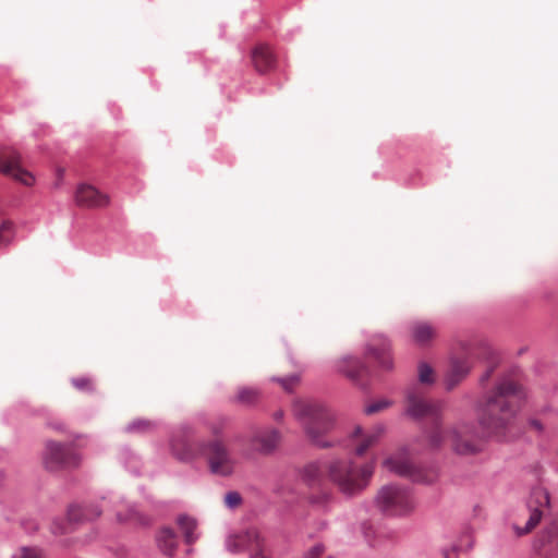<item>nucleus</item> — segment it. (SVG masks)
<instances>
[{
  "mask_svg": "<svg viewBox=\"0 0 558 558\" xmlns=\"http://www.w3.org/2000/svg\"><path fill=\"white\" fill-rule=\"evenodd\" d=\"M524 398L521 387L508 377L500 378L478 402V423L488 437L506 440Z\"/></svg>",
  "mask_w": 558,
  "mask_h": 558,
  "instance_id": "obj_1",
  "label": "nucleus"
},
{
  "mask_svg": "<svg viewBox=\"0 0 558 558\" xmlns=\"http://www.w3.org/2000/svg\"><path fill=\"white\" fill-rule=\"evenodd\" d=\"M292 413L314 447L328 449L336 445L328 435L336 428L337 418L327 404L314 399H300L293 402Z\"/></svg>",
  "mask_w": 558,
  "mask_h": 558,
  "instance_id": "obj_2",
  "label": "nucleus"
},
{
  "mask_svg": "<svg viewBox=\"0 0 558 558\" xmlns=\"http://www.w3.org/2000/svg\"><path fill=\"white\" fill-rule=\"evenodd\" d=\"M373 469L366 464L357 468L351 461L335 460L328 465L330 480L345 496H354L364 489L372 476Z\"/></svg>",
  "mask_w": 558,
  "mask_h": 558,
  "instance_id": "obj_3",
  "label": "nucleus"
},
{
  "mask_svg": "<svg viewBox=\"0 0 558 558\" xmlns=\"http://www.w3.org/2000/svg\"><path fill=\"white\" fill-rule=\"evenodd\" d=\"M206 440L196 439V429L189 423L177 426L170 436V451L181 462H192L202 456Z\"/></svg>",
  "mask_w": 558,
  "mask_h": 558,
  "instance_id": "obj_4",
  "label": "nucleus"
},
{
  "mask_svg": "<svg viewBox=\"0 0 558 558\" xmlns=\"http://www.w3.org/2000/svg\"><path fill=\"white\" fill-rule=\"evenodd\" d=\"M376 505L387 517H402L414 509L415 501L408 488L391 484L378 492Z\"/></svg>",
  "mask_w": 558,
  "mask_h": 558,
  "instance_id": "obj_5",
  "label": "nucleus"
},
{
  "mask_svg": "<svg viewBox=\"0 0 558 558\" xmlns=\"http://www.w3.org/2000/svg\"><path fill=\"white\" fill-rule=\"evenodd\" d=\"M201 457L207 460L210 473L219 476H229L233 473V458L221 440H206Z\"/></svg>",
  "mask_w": 558,
  "mask_h": 558,
  "instance_id": "obj_6",
  "label": "nucleus"
},
{
  "mask_svg": "<svg viewBox=\"0 0 558 558\" xmlns=\"http://www.w3.org/2000/svg\"><path fill=\"white\" fill-rule=\"evenodd\" d=\"M101 514V509L94 504L70 505L66 512V522L60 518L53 519L50 531L53 535L60 536L63 534L71 533L73 529L72 524H81L87 521L97 519Z\"/></svg>",
  "mask_w": 558,
  "mask_h": 558,
  "instance_id": "obj_7",
  "label": "nucleus"
},
{
  "mask_svg": "<svg viewBox=\"0 0 558 558\" xmlns=\"http://www.w3.org/2000/svg\"><path fill=\"white\" fill-rule=\"evenodd\" d=\"M81 456L71 445L48 441L44 463L49 471L73 469L80 465Z\"/></svg>",
  "mask_w": 558,
  "mask_h": 558,
  "instance_id": "obj_8",
  "label": "nucleus"
},
{
  "mask_svg": "<svg viewBox=\"0 0 558 558\" xmlns=\"http://www.w3.org/2000/svg\"><path fill=\"white\" fill-rule=\"evenodd\" d=\"M549 507L550 497L548 490L541 486L533 487L527 499L530 515L525 525L523 527L513 525L517 535L522 536L530 533L541 522Z\"/></svg>",
  "mask_w": 558,
  "mask_h": 558,
  "instance_id": "obj_9",
  "label": "nucleus"
},
{
  "mask_svg": "<svg viewBox=\"0 0 558 558\" xmlns=\"http://www.w3.org/2000/svg\"><path fill=\"white\" fill-rule=\"evenodd\" d=\"M226 548L231 554L248 551L250 558H267L263 555L265 541L258 530L254 527L235 535H229L226 539Z\"/></svg>",
  "mask_w": 558,
  "mask_h": 558,
  "instance_id": "obj_10",
  "label": "nucleus"
},
{
  "mask_svg": "<svg viewBox=\"0 0 558 558\" xmlns=\"http://www.w3.org/2000/svg\"><path fill=\"white\" fill-rule=\"evenodd\" d=\"M452 450L460 456H472L483 450V441L472 424H459L450 430Z\"/></svg>",
  "mask_w": 558,
  "mask_h": 558,
  "instance_id": "obj_11",
  "label": "nucleus"
},
{
  "mask_svg": "<svg viewBox=\"0 0 558 558\" xmlns=\"http://www.w3.org/2000/svg\"><path fill=\"white\" fill-rule=\"evenodd\" d=\"M0 172L24 185H32L35 181L33 174L22 168L21 156L12 148H0Z\"/></svg>",
  "mask_w": 558,
  "mask_h": 558,
  "instance_id": "obj_12",
  "label": "nucleus"
},
{
  "mask_svg": "<svg viewBox=\"0 0 558 558\" xmlns=\"http://www.w3.org/2000/svg\"><path fill=\"white\" fill-rule=\"evenodd\" d=\"M384 465L390 472H393L400 476L409 477L414 483L430 484L436 478L434 473L426 472L425 470L404 459H396L390 457L384 461Z\"/></svg>",
  "mask_w": 558,
  "mask_h": 558,
  "instance_id": "obj_13",
  "label": "nucleus"
},
{
  "mask_svg": "<svg viewBox=\"0 0 558 558\" xmlns=\"http://www.w3.org/2000/svg\"><path fill=\"white\" fill-rule=\"evenodd\" d=\"M407 414L413 418L433 416L439 417L440 405L425 400L416 387H411L407 391Z\"/></svg>",
  "mask_w": 558,
  "mask_h": 558,
  "instance_id": "obj_14",
  "label": "nucleus"
},
{
  "mask_svg": "<svg viewBox=\"0 0 558 558\" xmlns=\"http://www.w3.org/2000/svg\"><path fill=\"white\" fill-rule=\"evenodd\" d=\"M75 201L80 206L101 207L108 204L109 198L94 186L81 184L76 190Z\"/></svg>",
  "mask_w": 558,
  "mask_h": 558,
  "instance_id": "obj_15",
  "label": "nucleus"
},
{
  "mask_svg": "<svg viewBox=\"0 0 558 558\" xmlns=\"http://www.w3.org/2000/svg\"><path fill=\"white\" fill-rule=\"evenodd\" d=\"M335 369L352 380H357L362 374L367 372V366L361 359L345 355L335 363Z\"/></svg>",
  "mask_w": 558,
  "mask_h": 558,
  "instance_id": "obj_16",
  "label": "nucleus"
},
{
  "mask_svg": "<svg viewBox=\"0 0 558 558\" xmlns=\"http://www.w3.org/2000/svg\"><path fill=\"white\" fill-rule=\"evenodd\" d=\"M471 367L465 360L451 359L450 367L445 376V388L454 389L470 373Z\"/></svg>",
  "mask_w": 558,
  "mask_h": 558,
  "instance_id": "obj_17",
  "label": "nucleus"
},
{
  "mask_svg": "<svg viewBox=\"0 0 558 558\" xmlns=\"http://www.w3.org/2000/svg\"><path fill=\"white\" fill-rule=\"evenodd\" d=\"M155 541L158 549L162 555L170 558L175 555L179 545V536L172 527H161L156 533Z\"/></svg>",
  "mask_w": 558,
  "mask_h": 558,
  "instance_id": "obj_18",
  "label": "nucleus"
},
{
  "mask_svg": "<svg viewBox=\"0 0 558 558\" xmlns=\"http://www.w3.org/2000/svg\"><path fill=\"white\" fill-rule=\"evenodd\" d=\"M279 440L280 433L277 429H268L256 433L252 441L258 452L269 454L275 451Z\"/></svg>",
  "mask_w": 558,
  "mask_h": 558,
  "instance_id": "obj_19",
  "label": "nucleus"
},
{
  "mask_svg": "<svg viewBox=\"0 0 558 558\" xmlns=\"http://www.w3.org/2000/svg\"><path fill=\"white\" fill-rule=\"evenodd\" d=\"M367 353L372 354L377 360L383 369H392L393 361L390 356V342L386 338L379 337L376 345H367Z\"/></svg>",
  "mask_w": 558,
  "mask_h": 558,
  "instance_id": "obj_20",
  "label": "nucleus"
},
{
  "mask_svg": "<svg viewBox=\"0 0 558 558\" xmlns=\"http://www.w3.org/2000/svg\"><path fill=\"white\" fill-rule=\"evenodd\" d=\"M534 548L542 555H549L558 549V533L555 526H547L534 542Z\"/></svg>",
  "mask_w": 558,
  "mask_h": 558,
  "instance_id": "obj_21",
  "label": "nucleus"
},
{
  "mask_svg": "<svg viewBox=\"0 0 558 558\" xmlns=\"http://www.w3.org/2000/svg\"><path fill=\"white\" fill-rule=\"evenodd\" d=\"M252 61L256 68V70L260 73L267 72L275 64V58L266 45H258L252 51Z\"/></svg>",
  "mask_w": 558,
  "mask_h": 558,
  "instance_id": "obj_22",
  "label": "nucleus"
},
{
  "mask_svg": "<svg viewBox=\"0 0 558 558\" xmlns=\"http://www.w3.org/2000/svg\"><path fill=\"white\" fill-rule=\"evenodd\" d=\"M413 340L420 344H427L436 335L435 328L427 322H414L410 325Z\"/></svg>",
  "mask_w": 558,
  "mask_h": 558,
  "instance_id": "obj_23",
  "label": "nucleus"
},
{
  "mask_svg": "<svg viewBox=\"0 0 558 558\" xmlns=\"http://www.w3.org/2000/svg\"><path fill=\"white\" fill-rule=\"evenodd\" d=\"M177 523L182 531L184 541L187 545H191L197 541V521L194 518L187 514H180L177 518Z\"/></svg>",
  "mask_w": 558,
  "mask_h": 558,
  "instance_id": "obj_24",
  "label": "nucleus"
},
{
  "mask_svg": "<svg viewBox=\"0 0 558 558\" xmlns=\"http://www.w3.org/2000/svg\"><path fill=\"white\" fill-rule=\"evenodd\" d=\"M426 438L427 446L432 450H438L441 448L445 441V433L442 430L440 416L434 420V426L429 432H427Z\"/></svg>",
  "mask_w": 558,
  "mask_h": 558,
  "instance_id": "obj_25",
  "label": "nucleus"
},
{
  "mask_svg": "<svg viewBox=\"0 0 558 558\" xmlns=\"http://www.w3.org/2000/svg\"><path fill=\"white\" fill-rule=\"evenodd\" d=\"M385 427L384 425H376L374 428L369 432H367L365 435H363V439L361 444L355 448V453L357 456H363L366 450L373 446L377 440L380 438V436L384 434Z\"/></svg>",
  "mask_w": 558,
  "mask_h": 558,
  "instance_id": "obj_26",
  "label": "nucleus"
},
{
  "mask_svg": "<svg viewBox=\"0 0 558 558\" xmlns=\"http://www.w3.org/2000/svg\"><path fill=\"white\" fill-rule=\"evenodd\" d=\"M119 459L129 472L135 475L140 474L141 461L130 448H122L119 454Z\"/></svg>",
  "mask_w": 558,
  "mask_h": 558,
  "instance_id": "obj_27",
  "label": "nucleus"
},
{
  "mask_svg": "<svg viewBox=\"0 0 558 558\" xmlns=\"http://www.w3.org/2000/svg\"><path fill=\"white\" fill-rule=\"evenodd\" d=\"M303 478L310 484L313 485L319 481L323 475V464L319 461L311 462L303 469Z\"/></svg>",
  "mask_w": 558,
  "mask_h": 558,
  "instance_id": "obj_28",
  "label": "nucleus"
},
{
  "mask_svg": "<svg viewBox=\"0 0 558 558\" xmlns=\"http://www.w3.org/2000/svg\"><path fill=\"white\" fill-rule=\"evenodd\" d=\"M119 521L132 520L141 525H148L150 523V518L138 512L135 506L129 507L128 514L123 517L121 513L117 514Z\"/></svg>",
  "mask_w": 558,
  "mask_h": 558,
  "instance_id": "obj_29",
  "label": "nucleus"
},
{
  "mask_svg": "<svg viewBox=\"0 0 558 558\" xmlns=\"http://www.w3.org/2000/svg\"><path fill=\"white\" fill-rule=\"evenodd\" d=\"M154 427L153 422L144 418H136L125 426L126 433H145Z\"/></svg>",
  "mask_w": 558,
  "mask_h": 558,
  "instance_id": "obj_30",
  "label": "nucleus"
},
{
  "mask_svg": "<svg viewBox=\"0 0 558 558\" xmlns=\"http://www.w3.org/2000/svg\"><path fill=\"white\" fill-rule=\"evenodd\" d=\"M13 239V226L4 221L0 225V250L7 247Z\"/></svg>",
  "mask_w": 558,
  "mask_h": 558,
  "instance_id": "obj_31",
  "label": "nucleus"
},
{
  "mask_svg": "<svg viewBox=\"0 0 558 558\" xmlns=\"http://www.w3.org/2000/svg\"><path fill=\"white\" fill-rule=\"evenodd\" d=\"M258 398V390L253 388L243 387L239 390L236 400L243 404H252Z\"/></svg>",
  "mask_w": 558,
  "mask_h": 558,
  "instance_id": "obj_32",
  "label": "nucleus"
},
{
  "mask_svg": "<svg viewBox=\"0 0 558 558\" xmlns=\"http://www.w3.org/2000/svg\"><path fill=\"white\" fill-rule=\"evenodd\" d=\"M12 558H45L44 550L39 547L23 546L20 548L17 554H14Z\"/></svg>",
  "mask_w": 558,
  "mask_h": 558,
  "instance_id": "obj_33",
  "label": "nucleus"
},
{
  "mask_svg": "<svg viewBox=\"0 0 558 558\" xmlns=\"http://www.w3.org/2000/svg\"><path fill=\"white\" fill-rule=\"evenodd\" d=\"M418 380L422 384H427V385L434 384L435 379L433 376V368L430 367L429 364H427L425 362H421L418 364Z\"/></svg>",
  "mask_w": 558,
  "mask_h": 558,
  "instance_id": "obj_34",
  "label": "nucleus"
},
{
  "mask_svg": "<svg viewBox=\"0 0 558 558\" xmlns=\"http://www.w3.org/2000/svg\"><path fill=\"white\" fill-rule=\"evenodd\" d=\"M241 504H242V497H241V495L238 492L231 490V492H228L226 494V496H225V505L229 509H234L238 506H240Z\"/></svg>",
  "mask_w": 558,
  "mask_h": 558,
  "instance_id": "obj_35",
  "label": "nucleus"
},
{
  "mask_svg": "<svg viewBox=\"0 0 558 558\" xmlns=\"http://www.w3.org/2000/svg\"><path fill=\"white\" fill-rule=\"evenodd\" d=\"M361 529H362L363 535H364L365 539L367 541V543L369 544V546H372V547L377 546V543L375 542V539H373V536L375 535V531H374L373 526L366 522H363L361 525Z\"/></svg>",
  "mask_w": 558,
  "mask_h": 558,
  "instance_id": "obj_36",
  "label": "nucleus"
},
{
  "mask_svg": "<svg viewBox=\"0 0 558 558\" xmlns=\"http://www.w3.org/2000/svg\"><path fill=\"white\" fill-rule=\"evenodd\" d=\"M72 385L78 389V390H87V391H90L93 390V387H92V383L89 380V378L87 377H77V378H72Z\"/></svg>",
  "mask_w": 558,
  "mask_h": 558,
  "instance_id": "obj_37",
  "label": "nucleus"
},
{
  "mask_svg": "<svg viewBox=\"0 0 558 558\" xmlns=\"http://www.w3.org/2000/svg\"><path fill=\"white\" fill-rule=\"evenodd\" d=\"M324 551H325V546L322 543H318V544H315L313 547H311L304 554V558H322ZM327 558H332V557H327Z\"/></svg>",
  "mask_w": 558,
  "mask_h": 558,
  "instance_id": "obj_38",
  "label": "nucleus"
},
{
  "mask_svg": "<svg viewBox=\"0 0 558 558\" xmlns=\"http://www.w3.org/2000/svg\"><path fill=\"white\" fill-rule=\"evenodd\" d=\"M388 405H389L388 401L380 400V401H376V402H373V403L366 405L364 411L366 414H374V413H377V412L386 409Z\"/></svg>",
  "mask_w": 558,
  "mask_h": 558,
  "instance_id": "obj_39",
  "label": "nucleus"
},
{
  "mask_svg": "<svg viewBox=\"0 0 558 558\" xmlns=\"http://www.w3.org/2000/svg\"><path fill=\"white\" fill-rule=\"evenodd\" d=\"M274 380L279 381L286 390H290L299 380V377L293 375L287 378H274Z\"/></svg>",
  "mask_w": 558,
  "mask_h": 558,
  "instance_id": "obj_40",
  "label": "nucleus"
},
{
  "mask_svg": "<svg viewBox=\"0 0 558 558\" xmlns=\"http://www.w3.org/2000/svg\"><path fill=\"white\" fill-rule=\"evenodd\" d=\"M529 425L534 428L535 430H537L538 433H542L544 427H543V424L539 420H536V418H530L529 420Z\"/></svg>",
  "mask_w": 558,
  "mask_h": 558,
  "instance_id": "obj_41",
  "label": "nucleus"
},
{
  "mask_svg": "<svg viewBox=\"0 0 558 558\" xmlns=\"http://www.w3.org/2000/svg\"><path fill=\"white\" fill-rule=\"evenodd\" d=\"M460 550V547L458 545H452L450 548H444L442 555L444 558H450L451 553H458Z\"/></svg>",
  "mask_w": 558,
  "mask_h": 558,
  "instance_id": "obj_42",
  "label": "nucleus"
},
{
  "mask_svg": "<svg viewBox=\"0 0 558 558\" xmlns=\"http://www.w3.org/2000/svg\"><path fill=\"white\" fill-rule=\"evenodd\" d=\"M328 498H329V496L327 494H322V495L313 496L311 498V502L313 505H316V504H319L323 500H328Z\"/></svg>",
  "mask_w": 558,
  "mask_h": 558,
  "instance_id": "obj_43",
  "label": "nucleus"
},
{
  "mask_svg": "<svg viewBox=\"0 0 558 558\" xmlns=\"http://www.w3.org/2000/svg\"><path fill=\"white\" fill-rule=\"evenodd\" d=\"M493 372H494V367L492 366L481 376L480 383L481 384L486 383L490 378Z\"/></svg>",
  "mask_w": 558,
  "mask_h": 558,
  "instance_id": "obj_44",
  "label": "nucleus"
},
{
  "mask_svg": "<svg viewBox=\"0 0 558 558\" xmlns=\"http://www.w3.org/2000/svg\"><path fill=\"white\" fill-rule=\"evenodd\" d=\"M25 530L28 532H36L38 530V525L35 522H29V526H25Z\"/></svg>",
  "mask_w": 558,
  "mask_h": 558,
  "instance_id": "obj_45",
  "label": "nucleus"
},
{
  "mask_svg": "<svg viewBox=\"0 0 558 558\" xmlns=\"http://www.w3.org/2000/svg\"><path fill=\"white\" fill-rule=\"evenodd\" d=\"M283 415H284L283 411H282V410H278V411H276V412L274 413V415H272V416H274V418H275L276 421H280V420H282V418H283Z\"/></svg>",
  "mask_w": 558,
  "mask_h": 558,
  "instance_id": "obj_46",
  "label": "nucleus"
},
{
  "mask_svg": "<svg viewBox=\"0 0 558 558\" xmlns=\"http://www.w3.org/2000/svg\"><path fill=\"white\" fill-rule=\"evenodd\" d=\"M362 434H363V429H362V427H361V426H356V427L354 428V432H353V434H352V435H353V436H359V435H362Z\"/></svg>",
  "mask_w": 558,
  "mask_h": 558,
  "instance_id": "obj_47",
  "label": "nucleus"
},
{
  "mask_svg": "<svg viewBox=\"0 0 558 558\" xmlns=\"http://www.w3.org/2000/svg\"><path fill=\"white\" fill-rule=\"evenodd\" d=\"M54 429L61 430L63 428V425L61 423L51 425Z\"/></svg>",
  "mask_w": 558,
  "mask_h": 558,
  "instance_id": "obj_48",
  "label": "nucleus"
},
{
  "mask_svg": "<svg viewBox=\"0 0 558 558\" xmlns=\"http://www.w3.org/2000/svg\"><path fill=\"white\" fill-rule=\"evenodd\" d=\"M473 547V542L471 541L469 544H468V549H471Z\"/></svg>",
  "mask_w": 558,
  "mask_h": 558,
  "instance_id": "obj_49",
  "label": "nucleus"
},
{
  "mask_svg": "<svg viewBox=\"0 0 558 558\" xmlns=\"http://www.w3.org/2000/svg\"><path fill=\"white\" fill-rule=\"evenodd\" d=\"M214 434H218V429L214 428L213 429Z\"/></svg>",
  "mask_w": 558,
  "mask_h": 558,
  "instance_id": "obj_50",
  "label": "nucleus"
},
{
  "mask_svg": "<svg viewBox=\"0 0 558 558\" xmlns=\"http://www.w3.org/2000/svg\"><path fill=\"white\" fill-rule=\"evenodd\" d=\"M3 477V474L0 472V480Z\"/></svg>",
  "mask_w": 558,
  "mask_h": 558,
  "instance_id": "obj_51",
  "label": "nucleus"
}]
</instances>
